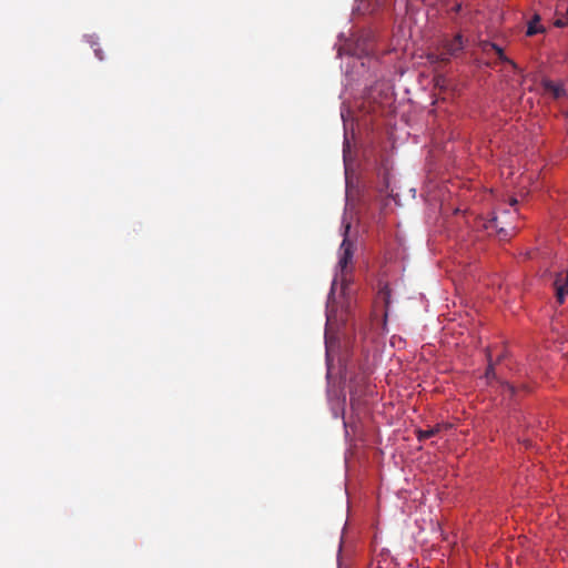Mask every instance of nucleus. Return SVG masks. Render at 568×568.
Wrapping results in <instances>:
<instances>
[{
    "mask_svg": "<svg viewBox=\"0 0 568 568\" xmlns=\"http://www.w3.org/2000/svg\"><path fill=\"white\" fill-rule=\"evenodd\" d=\"M464 49V41L462 34H456L453 39L446 40L443 44V51L438 55H430L436 58V61L447 63L452 57H456Z\"/></svg>",
    "mask_w": 568,
    "mask_h": 568,
    "instance_id": "2",
    "label": "nucleus"
},
{
    "mask_svg": "<svg viewBox=\"0 0 568 568\" xmlns=\"http://www.w3.org/2000/svg\"><path fill=\"white\" fill-rule=\"evenodd\" d=\"M440 428H442V426H440V425H436V426H434V427H432V428H429V429H426V430L418 429V430L416 432V434H417V439H418L419 442H423V440H425V439H427V438H430V437H433V436L437 435V434L440 432Z\"/></svg>",
    "mask_w": 568,
    "mask_h": 568,
    "instance_id": "6",
    "label": "nucleus"
},
{
    "mask_svg": "<svg viewBox=\"0 0 568 568\" xmlns=\"http://www.w3.org/2000/svg\"><path fill=\"white\" fill-rule=\"evenodd\" d=\"M542 85L545 92L550 94L556 100L566 97V90L564 85L560 83H555L550 80H544Z\"/></svg>",
    "mask_w": 568,
    "mask_h": 568,
    "instance_id": "3",
    "label": "nucleus"
},
{
    "mask_svg": "<svg viewBox=\"0 0 568 568\" xmlns=\"http://www.w3.org/2000/svg\"><path fill=\"white\" fill-rule=\"evenodd\" d=\"M335 284H336V281H334V282L332 283V290H331V294H333V292H334V288H335Z\"/></svg>",
    "mask_w": 568,
    "mask_h": 568,
    "instance_id": "14",
    "label": "nucleus"
},
{
    "mask_svg": "<svg viewBox=\"0 0 568 568\" xmlns=\"http://www.w3.org/2000/svg\"><path fill=\"white\" fill-rule=\"evenodd\" d=\"M460 9H462V6H460V4H456V6H454V7H453V10H454L455 12H458Z\"/></svg>",
    "mask_w": 568,
    "mask_h": 568,
    "instance_id": "12",
    "label": "nucleus"
},
{
    "mask_svg": "<svg viewBox=\"0 0 568 568\" xmlns=\"http://www.w3.org/2000/svg\"><path fill=\"white\" fill-rule=\"evenodd\" d=\"M94 53H95V57H97L99 60H103V55H102V51H101V49H99V48L94 49Z\"/></svg>",
    "mask_w": 568,
    "mask_h": 568,
    "instance_id": "11",
    "label": "nucleus"
},
{
    "mask_svg": "<svg viewBox=\"0 0 568 568\" xmlns=\"http://www.w3.org/2000/svg\"><path fill=\"white\" fill-rule=\"evenodd\" d=\"M554 26L556 28L568 27V8H565L564 4L559 3L556 7Z\"/></svg>",
    "mask_w": 568,
    "mask_h": 568,
    "instance_id": "4",
    "label": "nucleus"
},
{
    "mask_svg": "<svg viewBox=\"0 0 568 568\" xmlns=\"http://www.w3.org/2000/svg\"><path fill=\"white\" fill-rule=\"evenodd\" d=\"M349 229H351L349 224H346L344 226V239L339 246L341 256H339V261H338V266L341 268L342 275H344L348 265L352 264L354 251H355V244L348 237Z\"/></svg>",
    "mask_w": 568,
    "mask_h": 568,
    "instance_id": "1",
    "label": "nucleus"
},
{
    "mask_svg": "<svg viewBox=\"0 0 568 568\" xmlns=\"http://www.w3.org/2000/svg\"><path fill=\"white\" fill-rule=\"evenodd\" d=\"M540 21L539 14H535L534 19L529 22L526 34L528 37H532L539 32H544L545 29L542 27H537V23Z\"/></svg>",
    "mask_w": 568,
    "mask_h": 568,
    "instance_id": "7",
    "label": "nucleus"
},
{
    "mask_svg": "<svg viewBox=\"0 0 568 568\" xmlns=\"http://www.w3.org/2000/svg\"><path fill=\"white\" fill-rule=\"evenodd\" d=\"M484 51L488 52L489 49L494 50L496 52V54L498 55V59L503 62H506V63H509L511 64L514 68H516L517 65L515 64V62H513L510 59H508L505 54H504V51L500 47H498L497 44L495 43H491V42H486L483 47Z\"/></svg>",
    "mask_w": 568,
    "mask_h": 568,
    "instance_id": "5",
    "label": "nucleus"
},
{
    "mask_svg": "<svg viewBox=\"0 0 568 568\" xmlns=\"http://www.w3.org/2000/svg\"><path fill=\"white\" fill-rule=\"evenodd\" d=\"M486 377L487 378H494L495 377V368H494V364L491 363L490 359H489L488 367L486 369Z\"/></svg>",
    "mask_w": 568,
    "mask_h": 568,
    "instance_id": "8",
    "label": "nucleus"
},
{
    "mask_svg": "<svg viewBox=\"0 0 568 568\" xmlns=\"http://www.w3.org/2000/svg\"><path fill=\"white\" fill-rule=\"evenodd\" d=\"M497 231H498V233H500V234H503V233H504L505 235H508V233H507L504 229H499V230H497Z\"/></svg>",
    "mask_w": 568,
    "mask_h": 568,
    "instance_id": "13",
    "label": "nucleus"
},
{
    "mask_svg": "<svg viewBox=\"0 0 568 568\" xmlns=\"http://www.w3.org/2000/svg\"><path fill=\"white\" fill-rule=\"evenodd\" d=\"M503 387H504V390H505V392H507V393H509V395H510V396H514V395H515V393H516V388H515V386H514V385L508 384V383H505V384L503 385Z\"/></svg>",
    "mask_w": 568,
    "mask_h": 568,
    "instance_id": "9",
    "label": "nucleus"
},
{
    "mask_svg": "<svg viewBox=\"0 0 568 568\" xmlns=\"http://www.w3.org/2000/svg\"><path fill=\"white\" fill-rule=\"evenodd\" d=\"M486 227H487V229H496V230H497V227H498V225H497V217H493V219L488 222V224L486 225Z\"/></svg>",
    "mask_w": 568,
    "mask_h": 568,
    "instance_id": "10",
    "label": "nucleus"
}]
</instances>
